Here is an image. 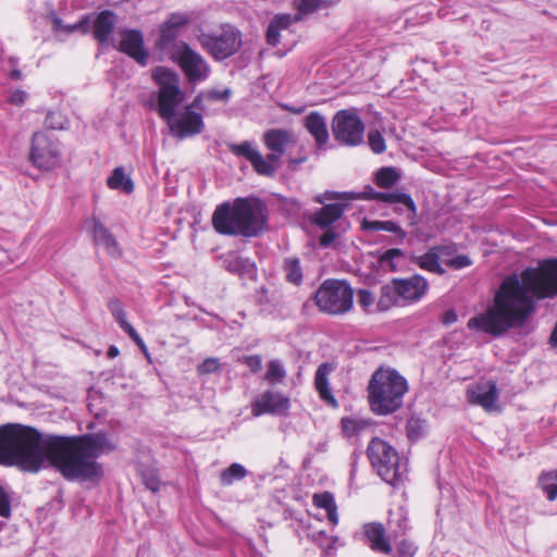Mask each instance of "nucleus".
<instances>
[{
    "mask_svg": "<svg viewBox=\"0 0 557 557\" xmlns=\"http://www.w3.org/2000/svg\"><path fill=\"white\" fill-rule=\"evenodd\" d=\"M108 307L122 330H125L127 327L126 325H131V323H128L126 320V313L124 311L122 302L119 299H110L108 302Z\"/></svg>",
    "mask_w": 557,
    "mask_h": 557,
    "instance_id": "40",
    "label": "nucleus"
},
{
    "mask_svg": "<svg viewBox=\"0 0 557 557\" xmlns=\"http://www.w3.org/2000/svg\"><path fill=\"white\" fill-rule=\"evenodd\" d=\"M406 253L399 248H391L385 250L379 258L380 265L384 270L395 272L399 269L400 263L405 260Z\"/></svg>",
    "mask_w": 557,
    "mask_h": 557,
    "instance_id": "31",
    "label": "nucleus"
},
{
    "mask_svg": "<svg viewBox=\"0 0 557 557\" xmlns=\"http://www.w3.org/2000/svg\"><path fill=\"white\" fill-rule=\"evenodd\" d=\"M345 208L346 206L341 203L324 205L311 214L310 221L321 230L327 228L341 219Z\"/></svg>",
    "mask_w": 557,
    "mask_h": 557,
    "instance_id": "24",
    "label": "nucleus"
},
{
    "mask_svg": "<svg viewBox=\"0 0 557 557\" xmlns=\"http://www.w3.org/2000/svg\"><path fill=\"white\" fill-rule=\"evenodd\" d=\"M190 17L186 13L174 12L171 13L166 20L159 26V39L157 47L165 51L169 55L172 54L174 46L180 41L176 40L182 29L189 23Z\"/></svg>",
    "mask_w": 557,
    "mask_h": 557,
    "instance_id": "15",
    "label": "nucleus"
},
{
    "mask_svg": "<svg viewBox=\"0 0 557 557\" xmlns=\"http://www.w3.org/2000/svg\"><path fill=\"white\" fill-rule=\"evenodd\" d=\"M246 475V468L240 463L234 462L220 473V482L222 485L227 486L232 485L235 481L243 480Z\"/></svg>",
    "mask_w": 557,
    "mask_h": 557,
    "instance_id": "32",
    "label": "nucleus"
},
{
    "mask_svg": "<svg viewBox=\"0 0 557 557\" xmlns=\"http://www.w3.org/2000/svg\"><path fill=\"white\" fill-rule=\"evenodd\" d=\"M341 0H297V8L300 13H311L320 8L330 7Z\"/></svg>",
    "mask_w": 557,
    "mask_h": 557,
    "instance_id": "39",
    "label": "nucleus"
},
{
    "mask_svg": "<svg viewBox=\"0 0 557 557\" xmlns=\"http://www.w3.org/2000/svg\"><path fill=\"white\" fill-rule=\"evenodd\" d=\"M30 160L44 171H50L59 165L61 151L58 141L45 132L35 133L32 140Z\"/></svg>",
    "mask_w": 557,
    "mask_h": 557,
    "instance_id": "14",
    "label": "nucleus"
},
{
    "mask_svg": "<svg viewBox=\"0 0 557 557\" xmlns=\"http://www.w3.org/2000/svg\"><path fill=\"white\" fill-rule=\"evenodd\" d=\"M324 556L326 557H334V548L333 547H329L327 549L324 550Z\"/></svg>",
    "mask_w": 557,
    "mask_h": 557,
    "instance_id": "62",
    "label": "nucleus"
},
{
    "mask_svg": "<svg viewBox=\"0 0 557 557\" xmlns=\"http://www.w3.org/2000/svg\"><path fill=\"white\" fill-rule=\"evenodd\" d=\"M381 223L382 221L364 219L362 221V228L367 231H382Z\"/></svg>",
    "mask_w": 557,
    "mask_h": 557,
    "instance_id": "57",
    "label": "nucleus"
},
{
    "mask_svg": "<svg viewBox=\"0 0 557 557\" xmlns=\"http://www.w3.org/2000/svg\"><path fill=\"white\" fill-rule=\"evenodd\" d=\"M85 227L92 233L94 239L98 245H102L112 235L97 218L88 219L85 222Z\"/></svg>",
    "mask_w": 557,
    "mask_h": 557,
    "instance_id": "35",
    "label": "nucleus"
},
{
    "mask_svg": "<svg viewBox=\"0 0 557 557\" xmlns=\"http://www.w3.org/2000/svg\"><path fill=\"white\" fill-rule=\"evenodd\" d=\"M102 246L112 257L121 256L120 246L113 235H110L109 238L103 242Z\"/></svg>",
    "mask_w": 557,
    "mask_h": 557,
    "instance_id": "53",
    "label": "nucleus"
},
{
    "mask_svg": "<svg viewBox=\"0 0 557 557\" xmlns=\"http://www.w3.org/2000/svg\"><path fill=\"white\" fill-rule=\"evenodd\" d=\"M304 126L315 139L319 147L324 146L329 140V131L325 117L319 112H310L304 120Z\"/></svg>",
    "mask_w": 557,
    "mask_h": 557,
    "instance_id": "25",
    "label": "nucleus"
},
{
    "mask_svg": "<svg viewBox=\"0 0 557 557\" xmlns=\"http://www.w3.org/2000/svg\"><path fill=\"white\" fill-rule=\"evenodd\" d=\"M313 504L317 507L325 510L326 518L333 525L338 523L337 507L331 493L324 492L321 494H315L313 496Z\"/></svg>",
    "mask_w": 557,
    "mask_h": 557,
    "instance_id": "29",
    "label": "nucleus"
},
{
    "mask_svg": "<svg viewBox=\"0 0 557 557\" xmlns=\"http://www.w3.org/2000/svg\"><path fill=\"white\" fill-rule=\"evenodd\" d=\"M115 25V16L110 11H102L94 23V36L100 44H107Z\"/></svg>",
    "mask_w": 557,
    "mask_h": 557,
    "instance_id": "26",
    "label": "nucleus"
},
{
    "mask_svg": "<svg viewBox=\"0 0 557 557\" xmlns=\"http://www.w3.org/2000/svg\"><path fill=\"white\" fill-rule=\"evenodd\" d=\"M230 151L248 160L258 174L271 176L275 173V165L271 164L257 149L256 144L249 140L240 144H230Z\"/></svg>",
    "mask_w": 557,
    "mask_h": 557,
    "instance_id": "18",
    "label": "nucleus"
},
{
    "mask_svg": "<svg viewBox=\"0 0 557 557\" xmlns=\"http://www.w3.org/2000/svg\"><path fill=\"white\" fill-rule=\"evenodd\" d=\"M8 101L14 106H23L27 99V94L24 90L15 89L9 92Z\"/></svg>",
    "mask_w": 557,
    "mask_h": 557,
    "instance_id": "51",
    "label": "nucleus"
},
{
    "mask_svg": "<svg viewBox=\"0 0 557 557\" xmlns=\"http://www.w3.org/2000/svg\"><path fill=\"white\" fill-rule=\"evenodd\" d=\"M84 27V23L83 22H78V23H75V24H72V25H63L62 24V21L59 18V17H54L53 18V28L54 30H63L65 33H73L79 28H83Z\"/></svg>",
    "mask_w": 557,
    "mask_h": 557,
    "instance_id": "52",
    "label": "nucleus"
},
{
    "mask_svg": "<svg viewBox=\"0 0 557 557\" xmlns=\"http://www.w3.org/2000/svg\"><path fill=\"white\" fill-rule=\"evenodd\" d=\"M286 280L294 285H300L302 282V270L300 261L296 258H288L284 262Z\"/></svg>",
    "mask_w": 557,
    "mask_h": 557,
    "instance_id": "34",
    "label": "nucleus"
},
{
    "mask_svg": "<svg viewBox=\"0 0 557 557\" xmlns=\"http://www.w3.org/2000/svg\"><path fill=\"white\" fill-rule=\"evenodd\" d=\"M220 362L216 358H207L202 363H200L197 368L199 374H210L219 371Z\"/></svg>",
    "mask_w": 557,
    "mask_h": 557,
    "instance_id": "46",
    "label": "nucleus"
},
{
    "mask_svg": "<svg viewBox=\"0 0 557 557\" xmlns=\"http://www.w3.org/2000/svg\"><path fill=\"white\" fill-rule=\"evenodd\" d=\"M152 77L159 85L158 112L163 120L175 113V108L183 101L184 94L178 86V76L164 66H158Z\"/></svg>",
    "mask_w": 557,
    "mask_h": 557,
    "instance_id": "10",
    "label": "nucleus"
},
{
    "mask_svg": "<svg viewBox=\"0 0 557 557\" xmlns=\"http://www.w3.org/2000/svg\"><path fill=\"white\" fill-rule=\"evenodd\" d=\"M336 238V234L332 230H326L320 237V246L329 247Z\"/></svg>",
    "mask_w": 557,
    "mask_h": 557,
    "instance_id": "56",
    "label": "nucleus"
},
{
    "mask_svg": "<svg viewBox=\"0 0 557 557\" xmlns=\"http://www.w3.org/2000/svg\"><path fill=\"white\" fill-rule=\"evenodd\" d=\"M46 124L52 129H63L65 127L66 121L61 114L50 112L46 117Z\"/></svg>",
    "mask_w": 557,
    "mask_h": 557,
    "instance_id": "49",
    "label": "nucleus"
},
{
    "mask_svg": "<svg viewBox=\"0 0 557 557\" xmlns=\"http://www.w3.org/2000/svg\"><path fill=\"white\" fill-rule=\"evenodd\" d=\"M334 371V366L324 362L321 363L314 374V387L322 400H324L326 404L337 407V400L335 399L334 395L332 394L329 376Z\"/></svg>",
    "mask_w": 557,
    "mask_h": 557,
    "instance_id": "22",
    "label": "nucleus"
},
{
    "mask_svg": "<svg viewBox=\"0 0 557 557\" xmlns=\"http://www.w3.org/2000/svg\"><path fill=\"white\" fill-rule=\"evenodd\" d=\"M550 343H552L554 346H557V323H556V326H555L554 331L552 332V335H550Z\"/></svg>",
    "mask_w": 557,
    "mask_h": 557,
    "instance_id": "60",
    "label": "nucleus"
},
{
    "mask_svg": "<svg viewBox=\"0 0 557 557\" xmlns=\"http://www.w3.org/2000/svg\"><path fill=\"white\" fill-rule=\"evenodd\" d=\"M286 376V371L280 360H271L268 363L265 380L271 384L281 383Z\"/></svg>",
    "mask_w": 557,
    "mask_h": 557,
    "instance_id": "38",
    "label": "nucleus"
},
{
    "mask_svg": "<svg viewBox=\"0 0 557 557\" xmlns=\"http://www.w3.org/2000/svg\"><path fill=\"white\" fill-rule=\"evenodd\" d=\"M363 535L371 549L383 554L392 552L391 544L385 536V529L381 523L371 522L364 524Z\"/></svg>",
    "mask_w": 557,
    "mask_h": 557,
    "instance_id": "23",
    "label": "nucleus"
},
{
    "mask_svg": "<svg viewBox=\"0 0 557 557\" xmlns=\"http://www.w3.org/2000/svg\"><path fill=\"white\" fill-rule=\"evenodd\" d=\"M11 511V496L8 491L0 486V518L9 520Z\"/></svg>",
    "mask_w": 557,
    "mask_h": 557,
    "instance_id": "45",
    "label": "nucleus"
},
{
    "mask_svg": "<svg viewBox=\"0 0 557 557\" xmlns=\"http://www.w3.org/2000/svg\"><path fill=\"white\" fill-rule=\"evenodd\" d=\"M169 57L180 66L189 83H201L210 75L209 63L185 41H178Z\"/></svg>",
    "mask_w": 557,
    "mask_h": 557,
    "instance_id": "11",
    "label": "nucleus"
},
{
    "mask_svg": "<svg viewBox=\"0 0 557 557\" xmlns=\"http://www.w3.org/2000/svg\"><path fill=\"white\" fill-rule=\"evenodd\" d=\"M288 25V17L276 16L268 26L267 41L271 46H276L280 40V29Z\"/></svg>",
    "mask_w": 557,
    "mask_h": 557,
    "instance_id": "37",
    "label": "nucleus"
},
{
    "mask_svg": "<svg viewBox=\"0 0 557 557\" xmlns=\"http://www.w3.org/2000/svg\"><path fill=\"white\" fill-rule=\"evenodd\" d=\"M114 446L104 433L81 436L41 434L37 429L8 423L0 426V465L38 472L51 465L67 480H91L102 474L97 458Z\"/></svg>",
    "mask_w": 557,
    "mask_h": 557,
    "instance_id": "1",
    "label": "nucleus"
},
{
    "mask_svg": "<svg viewBox=\"0 0 557 557\" xmlns=\"http://www.w3.org/2000/svg\"><path fill=\"white\" fill-rule=\"evenodd\" d=\"M417 545L408 540H403L397 547L398 557H413L417 552Z\"/></svg>",
    "mask_w": 557,
    "mask_h": 557,
    "instance_id": "47",
    "label": "nucleus"
},
{
    "mask_svg": "<svg viewBox=\"0 0 557 557\" xmlns=\"http://www.w3.org/2000/svg\"><path fill=\"white\" fill-rule=\"evenodd\" d=\"M147 486H148L151 491L156 492V491H158V490H159V487H160V483H159V481H157V480H150V481H148V482H147Z\"/></svg>",
    "mask_w": 557,
    "mask_h": 557,
    "instance_id": "59",
    "label": "nucleus"
},
{
    "mask_svg": "<svg viewBox=\"0 0 557 557\" xmlns=\"http://www.w3.org/2000/svg\"><path fill=\"white\" fill-rule=\"evenodd\" d=\"M119 49L136 60L140 65H146L148 52L144 48V37L139 30L125 29L121 32Z\"/></svg>",
    "mask_w": 557,
    "mask_h": 557,
    "instance_id": "21",
    "label": "nucleus"
},
{
    "mask_svg": "<svg viewBox=\"0 0 557 557\" xmlns=\"http://www.w3.org/2000/svg\"><path fill=\"white\" fill-rule=\"evenodd\" d=\"M399 180V173L394 168H382L375 174V184L381 188H389Z\"/></svg>",
    "mask_w": 557,
    "mask_h": 557,
    "instance_id": "36",
    "label": "nucleus"
},
{
    "mask_svg": "<svg viewBox=\"0 0 557 557\" xmlns=\"http://www.w3.org/2000/svg\"><path fill=\"white\" fill-rule=\"evenodd\" d=\"M245 363L252 372H258L262 367V358L258 355L248 356Z\"/></svg>",
    "mask_w": 557,
    "mask_h": 557,
    "instance_id": "54",
    "label": "nucleus"
},
{
    "mask_svg": "<svg viewBox=\"0 0 557 557\" xmlns=\"http://www.w3.org/2000/svg\"><path fill=\"white\" fill-rule=\"evenodd\" d=\"M368 144L374 153H382L386 149L385 139L383 135L376 129L369 132Z\"/></svg>",
    "mask_w": 557,
    "mask_h": 557,
    "instance_id": "42",
    "label": "nucleus"
},
{
    "mask_svg": "<svg viewBox=\"0 0 557 557\" xmlns=\"http://www.w3.org/2000/svg\"><path fill=\"white\" fill-rule=\"evenodd\" d=\"M11 77L14 79H20L22 77V73L18 70H14L11 72Z\"/></svg>",
    "mask_w": 557,
    "mask_h": 557,
    "instance_id": "61",
    "label": "nucleus"
},
{
    "mask_svg": "<svg viewBox=\"0 0 557 557\" xmlns=\"http://www.w3.org/2000/svg\"><path fill=\"white\" fill-rule=\"evenodd\" d=\"M108 186L114 190H122L125 194H131L134 190V184L129 176H127L123 168H116L107 181Z\"/></svg>",
    "mask_w": 557,
    "mask_h": 557,
    "instance_id": "30",
    "label": "nucleus"
},
{
    "mask_svg": "<svg viewBox=\"0 0 557 557\" xmlns=\"http://www.w3.org/2000/svg\"><path fill=\"white\" fill-rule=\"evenodd\" d=\"M201 48L216 61L231 58L242 47L240 30L232 24H221L218 28L198 36Z\"/></svg>",
    "mask_w": 557,
    "mask_h": 557,
    "instance_id": "8",
    "label": "nucleus"
},
{
    "mask_svg": "<svg viewBox=\"0 0 557 557\" xmlns=\"http://www.w3.org/2000/svg\"><path fill=\"white\" fill-rule=\"evenodd\" d=\"M367 454L371 466L383 481L394 486L405 482L408 460L400 457L387 442L374 437L368 446Z\"/></svg>",
    "mask_w": 557,
    "mask_h": 557,
    "instance_id": "5",
    "label": "nucleus"
},
{
    "mask_svg": "<svg viewBox=\"0 0 557 557\" xmlns=\"http://www.w3.org/2000/svg\"><path fill=\"white\" fill-rule=\"evenodd\" d=\"M140 350L145 354L146 358H147L148 360H150V354H149V351H148L147 346L145 345V348H140Z\"/></svg>",
    "mask_w": 557,
    "mask_h": 557,
    "instance_id": "63",
    "label": "nucleus"
},
{
    "mask_svg": "<svg viewBox=\"0 0 557 557\" xmlns=\"http://www.w3.org/2000/svg\"><path fill=\"white\" fill-rule=\"evenodd\" d=\"M455 246H434L424 255L414 257L412 262L424 271L442 275L445 273V270L442 267L441 261L444 262V258L449 257L455 252Z\"/></svg>",
    "mask_w": 557,
    "mask_h": 557,
    "instance_id": "20",
    "label": "nucleus"
},
{
    "mask_svg": "<svg viewBox=\"0 0 557 557\" xmlns=\"http://www.w3.org/2000/svg\"><path fill=\"white\" fill-rule=\"evenodd\" d=\"M119 354H120V350H119V348L116 346L112 345V346L109 347V349H108V357L110 359H113V358L117 357Z\"/></svg>",
    "mask_w": 557,
    "mask_h": 557,
    "instance_id": "58",
    "label": "nucleus"
},
{
    "mask_svg": "<svg viewBox=\"0 0 557 557\" xmlns=\"http://www.w3.org/2000/svg\"><path fill=\"white\" fill-rule=\"evenodd\" d=\"M334 139L341 145L356 147L362 144L364 124L356 109H344L336 112L332 120Z\"/></svg>",
    "mask_w": 557,
    "mask_h": 557,
    "instance_id": "12",
    "label": "nucleus"
},
{
    "mask_svg": "<svg viewBox=\"0 0 557 557\" xmlns=\"http://www.w3.org/2000/svg\"><path fill=\"white\" fill-rule=\"evenodd\" d=\"M127 327L123 330L135 343L139 348H145V343L140 335L137 333V331L133 327V325H126Z\"/></svg>",
    "mask_w": 557,
    "mask_h": 557,
    "instance_id": "55",
    "label": "nucleus"
},
{
    "mask_svg": "<svg viewBox=\"0 0 557 557\" xmlns=\"http://www.w3.org/2000/svg\"><path fill=\"white\" fill-rule=\"evenodd\" d=\"M212 226L222 235L257 236L265 227L262 205L258 200L247 198L223 202L212 214Z\"/></svg>",
    "mask_w": 557,
    "mask_h": 557,
    "instance_id": "3",
    "label": "nucleus"
},
{
    "mask_svg": "<svg viewBox=\"0 0 557 557\" xmlns=\"http://www.w3.org/2000/svg\"><path fill=\"white\" fill-rule=\"evenodd\" d=\"M7 520L0 518V530L5 525ZM0 546H2V542L0 541Z\"/></svg>",
    "mask_w": 557,
    "mask_h": 557,
    "instance_id": "64",
    "label": "nucleus"
},
{
    "mask_svg": "<svg viewBox=\"0 0 557 557\" xmlns=\"http://www.w3.org/2000/svg\"><path fill=\"white\" fill-rule=\"evenodd\" d=\"M232 95V90L230 88H223V89H210L205 94H200L198 97H201V100L203 98L208 100H215V101H228L230 97Z\"/></svg>",
    "mask_w": 557,
    "mask_h": 557,
    "instance_id": "44",
    "label": "nucleus"
},
{
    "mask_svg": "<svg viewBox=\"0 0 557 557\" xmlns=\"http://www.w3.org/2000/svg\"><path fill=\"white\" fill-rule=\"evenodd\" d=\"M406 429L410 440H418L425 429V423L417 417H411L407 421Z\"/></svg>",
    "mask_w": 557,
    "mask_h": 557,
    "instance_id": "41",
    "label": "nucleus"
},
{
    "mask_svg": "<svg viewBox=\"0 0 557 557\" xmlns=\"http://www.w3.org/2000/svg\"><path fill=\"white\" fill-rule=\"evenodd\" d=\"M468 400L471 404L483 407L486 411H496L498 389L494 382L487 381L469 388L467 391Z\"/></svg>",
    "mask_w": 557,
    "mask_h": 557,
    "instance_id": "19",
    "label": "nucleus"
},
{
    "mask_svg": "<svg viewBox=\"0 0 557 557\" xmlns=\"http://www.w3.org/2000/svg\"><path fill=\"white\" fill-rule=\"evenodd\" d=\"M314 302L324 313L345 314L352 308L354 290L344 281L326 280L315 292Z\"/></svg>",
    "mask_w": 557,
    "mask_h": 557,
    "instance_id": "9",
    "label": "nucleus"
},
{
    "mask_svg": "<svg viewBox=\"0 0 557 557\" xmlns=\"http://www.w3.org/2000/svg\"><path fill=\"white\" fill-rule=\"evenodd\" d=\"M557 296V259L528 267L503 278L494 293L493 304L484 313L468 321V327L502 335L522 326L534 313L539 300Z\"/></svg>",
    "mask_w": 557,
    "mask_h": 557,
    "instance_id": "2",
    "label": "nucleus"
},
{
    "mask_svg": "<svg viewBox=\"0 0 557 557\" xmlns=\"http://www.w3.org/2000/svg\"><path fill=\"white\" fill-rule=\"evenodd\" d=\"M225 267L231 273H235L240 276H252L256 274L255 263L248 258H243L236 255H230L225 259Z\"/></svg>",
    "mask_w": 557,
    "mask_h": 557,
    "instance_id": "28",
    "label": "nucleus"
},
{
    "mask_svg": "<svg viewBox=\"0 0 557 557\" xmlns=\"http://www.w3.org/2000/svg\"><path fill=\"white\" fill-rule=\"evenodd\" d=\"M381 228L382 231L396 234L399 242H403L407 236V233L394 221H382Z\"/></svg>",
    "mask_w": 557,
    "mask_h": 557,
    "instance_id": "48",
    "label": "nucleus"
},
{
    "mask_svg": "<svg viewBox=\"0 0 557 557\" xmlns=\"http://www.w3.org/2000/svg\"><path fill=\"white\" fill-rule=\"evenodd\" d=\"M539 482L548 500L557 499V470L543 473Z\"/></svg>",
    "mask_w": 557,
    "mask_h": 557,
    "instance_id": "33",
    "label": "nucleus"
},
{
    "mask_svg": "<svg viewBox=\"0 0 557 557\" xmlns=\"http://www.w3.org/2000/svg\"><path fill=\"white\" fill-rule=\"evenodd\" d=\"M201 97H196L190 106H186L182 111L170 115L165 121L173 136L186 138L199 134L203 128L201 114L193 109H201Z\"/></svg>",
    "mask_w": 557,
    "mask_h": 557,
    "instance_id": "13",
    "label": "nucleus"
},
{
    "mask_svg": "<svg viewBox=\"0 0 557 557\" xmlns=\"http://www.w3.org/2000/svg\"><path fill=\"white\" fill-rule=\"evenodd\" d=\"M341 426L344 436L347 438H358L372 428V422L359 417H345L341 420Z\"/></svg>",
    "mask_w": 557,
    "mask_h": 557,
    "instance_id": "27",
    "label": "nucleus"
},
{
    "mask_svg": "<svg viewBox=\"0 0 557 557\" xmlns=\"http://www.w3.org/2000/svg\"><path fill=\"white\" fill-rule=\"evenodd\" d=\"M290 407L288 397L280 392L265 391L259 395L251 405L253 417L262 414L286 416Z\"/></svg>",
    "mask_w": 557,
    "mask_h": 557,
    "instance_id": "16",
    "label": "nucleus"
},
{
    "mask_svg": "<svg viewBox=\"0 0 557 557\" xmlns=\"http://www.w3.org/2000/svg\"><path fill=\"white\" fill-rule=\"evenodd\" d=\"M337 199H367V200H379L387 203L396 205L395 212L401 213L403 207L408 210L407 219L410 225L417 224V206L412 199V197L404 191L394 190V191H376L372 187H367L362 193H337V191H325L315 196L314 200L318 203L324 205L327 200H337Z\"/></svg>",
    "mask_w": 557,
    "mask_h": 557,
    "instance_id": "6",
    "label": "nucleus"
},
{
    "mask_svg": "<svg viewBox=\"0 0 557 557\" xmlns=\"http://www.w3.org/2000/svg\"><path fill=\"white\" fill-rule=\"evenodd\" d=\"M262 141L270 151L265 159L275 166V163L278 162L286 150L296 145L293 132L282 128H272L264 132Z\"/></svg>",
    "mask_w": 557,
    "mask_h": 557,
    "instance_id": "17",
    "label": "nucleus"
},
{
    "mask_svg": "<svg viewBox=\"0 0 557 557\" xmlns=\"http://www.w3.org/2000/svg\"><path fill=\"white\" fill-rule=\"evenodd\" d=\"M444 263L454 270H461L463 268L470 267L472 261L467 255H458L453 257L451 253L449 257L444 258Z\"/></svg>",
    "mask_w": 557,
    "mask_h": 557,
    "instance_id": "43",
    "label": "nucleus"
},
{
    "mask_svg": "<svg viewBox=\"0 0 557 557\" xmlns=\"http://www.w3.org/2000/svg\"><path fill=\"white\" fill-rule=\"evenodd\" d=\"M408 389L407 381L395 370L379 369L369 382V403L373 412L388 414L403 404Z\"/></svg>",
    "mask_w": 557,
    "mask_h": 557,
    "instance_id": "4",
    "label": "nucleus"
},
{
    "mask_svg": "<svg viewBox=\"0 0 557 557\" xmlns=\"http://www.w3.org/2000/svg\"><path fill=\"white\" fill-rule=\"evenodd\" d=\"M428 289L429 283L420 274L407 278H394L391 284L382 287L377 306L381 310H386L394 305L414 304L422 299Z\"/></svg>",
    "mask_w": 557,
    "mask_h": 557,
    "instance_id": "7",
    "label": "nucleus"
},
{
    "mask_svg": "<svg viewBox=\"0 0 557 557\" xmlns=\"http://www.w3.org/2000/svg\"><path fill=\"white\" fill-rule=\"evenodd\" d=\"M357 301L360 307L368 309L374 302V297L368 289H360L357 295Z\"/></svg>",
    "mask_w": 557,
    "mask_h": 557,
    "instance_id": "50",
    "label": "nucleus"
}]
</instances>
